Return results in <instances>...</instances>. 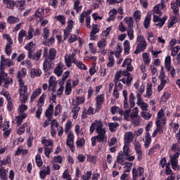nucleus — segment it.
Returning <instances> with one entry per match:
<instances>
[{"instance_id": "obj_1", "label": "nucleus", "mask_w": 180, "mask_h": 180, "mask_svg": "<svg viewBox=\"0 0 180 180\" xmlns=\"http://www.w3.org/2000/svg\"><path fill=\"white\" fill-rule=\"evenodd\" d=\"M171 150L175 153V154L169 157V162L171 163L172 168L174 171H179L180 166L178 162V158H179L180 146L177 143H173Z\"/></svg>"}, {"instance_id": "obj_2", "label": "nucleus", "mask_w": 180, "mask_h": 180, "mask_svg": "<svg viewBox=\"0 0 180 180\" xmlns=\"http://www.w3.org/2000/svg\"><path fill=\"white\" fill-rule=\"evenodd\" d=\"M18 82L19 101L21 103H26L29 99V93H27L29 88L27 87V85L25 84V82H23L22 79H19Z\"/></svg>"}, {"instance_id": "obj_3", "label": "nucleus", "mask_w": 180, "mask_h": 180, "mask_svg": "<svg viewBox=\"0 0 180 180\" xmlns=\"http://www.w3.org/2000/svg\"><path fill=\"white\" fill-rule=\"evenodd\" d=\"M117 162L120 165H124V174H126V172H130V171H131V167H133V163L126 162L124 160V155H123L122 151H120L118 153L117 156Z\"/></svg>"}, {"instance_id": "obj_4", "label": "nucleus", "mask_w": 180, "mask_h": 180, "mask_svg": "<svg viewBox=\"0 0 180 180\" xmlns=\"http://www.w3.org/2000/svg\"><path fill=\"white\" fill-rule=\"evenodd\" d=\"M136 49L134 51L135 54H139V53H141L144 51L145 49H147V41H146V38L144 36L140 34L136 37Z\"/></svg>"}, {"instance_id": "obj_5", "label": "nucleus", "mask_w": 180, "mask_h": 180, "mask_svg": "<svg viewBox=\"0 0 180 180\" xmlns=\"http://www.w3.org/2000/svg\"><path fill=\"white\" fill-rule=\"evenodd\" d=\"M99 132L102 131L103 130H106V128L103 127V124L102 123V121L96 120L93 123H91V125L89 128L90 133H94V131Z\"/></svg>"}, {"instance_id": "obj_6", "label": "nucleus", "mask_w": 180, "mask_h": 180, "mask_svg": "<svg viewBox=\"0 0 180 180\" xmlns=\"http://www.w3.org/2000/svg\"><path fill=\"white\" fill-rule=\"evenodd\" d=\"M108 46V39L102 38L97 41V47L100 50L101 56H106L108 51L105 49Z\"/></svg>"}, {"instance_id": "obj_7", "label": "nucleus", "mask_w": 180, "mask_h": 180, "mask_svg": "<svg viewBox=\"0 0 180 180\" xmlns=\"http://www.w3.org/2000/svg\"><path fill=\"white\" fill-rule=\"evenodd\" d=\"M0 85H2V82H4V88H8L10 84H12V79L8 77V74H6L4 70H0Z\"/></svg>"}, {"instance_id": "obj_8", "label": "nucleus", "mask_w": 180, "mask_h": 180, "mask_svg": "<svg viewBox=\"0 0 180 180\" xmlns=\"http://www.w3.org/2000/svg\"><path fill=\"white\" fill-rule=\"evenodd\" d=\"M165 68L168 72H170L172 78L175 77L176 73L175 72V68L171 65V56H166L165 58Z\"/></svg>"}, {"instance_id": "obj_9", "label": "nucleus", "mask_w": 180, "mask_h": 180, "mask_svg": "<svg viewBox=\"0 0 180 180\" xmlns=\"http://www.w3.org/2000/svg\"><path fill=\"white\" fill-rule=\"evenodd\" d=\"M165 124H167V122H165V120H162V122H155L156 129L153 132L152 137L155 138L158 134H162Z\"/></svg>"}, {"instance_id": "obj_10", "label": "nucleus", "mask_w": 180, "mask_h": 180, "mask_svg": "<svg viewBox=\"0 0 180 180\" xmlns=\"http://www.w3.org/2000/svg\"><path fill=\"white\" fill-rule=\"evenodd\" d=\"M165 4H167L165 0H160V3L153 7V13H156V15H160V16H161V15H162V11L167 9Z\"/></svg>"}, {"instance_id": "obj_11", "label": "nucleus", "mask_w": 180, "mask_h": 180, "mask_svg": "<svg viewBox=\"0 0 180 180\" xmlns=\"http://www.w3.org/2000/svg\"><path fill=\"white\" fill-rule=\"evenodd\" d=\"M74 139H75V136L74 135V133L69 132L68 134V136L66 139V144L68 147H69L72 153H74V151H75V146H74Z\"/></svg>"}, {"instance_id": "obj_12", "label": "nucleus", "mask_w": 180, "mask_h": 180, "mask_svg": "<svg viewBox=\"0 0 180 180\" xmlns=\"http://www.w3.org/2000/svg\"><path fill=\"white\" fill-rule=\"evenodd\" d=\"M167 19H168V16L167 15H165L162 18H160L158 15H154L153 21L154 22V23H156L155 26H157V27L161 29V27H162V26L165 25Z\"/></svg>"}, {"instance_id": "obj_13", "label": "nucleus", "mask_w": 180, "mask_h": 180, "mask_svg": "<svg viewBox=\"0 0 180 180\" xmlns=\"http://www.w3.org/2000/svg\"><path fill=\"white\" fill-rule=\"evenodd\" d=\"M98 135L96 136L97 138L98 143H103V144H105L108 141V136H106V129L103 131H99L96 132Z\"/></svg>"}, {"instance_id": "obj_14", "label": "nucleus", "mask_w": 180, "mask_h": 180, "mask_svg": "<svg viewBox=\"0 0 180 180\" xmlns=\"http://www.w3.org/2000/svg\"><path fill=\"white\" fill-rule=\"evenodd\" d=\"M7 65V67H12L13 65V62L11 60V59L5 58V56L4 55H1V63H0V70H5V67Z\"/></svg>"}, {"instance_id": "obj_15", "label": "nucleus", "mask_w": 180, "mask_h": 180, "mask_svg": "<svg viewBox=\"0 0 180 180\" xmlns=\"http://www.w3.org/2000/svg\"><path fill=\"white\" fill-rule=\"evenodd\" d=\"M72 29H74V21H72V20H70L68 22V25L63 30L64 40H67L68 39V37L72 32Z\"/></svg>"}, {"instance_id": "obj_16", "label": "nucleus", "mask_w": 180, "mask_h": 180, "mask_svg": "<svg viewBox=\"0 0 180 180\" xmlns=\"http://www.w3.org/2000/svg\"><path fill=\"white\" fill-rule=\"evenodd\" d=\"M134 150L137 155V161H141L143 160V150H141V144L139 142H134Z\"/></svg>"}, {"instance_id": "obj_17", "label": "nucleus", "mask_w": 180, "mask_h": 180, "mask_svg": "<svg viewBox=\"0 0 180 180\" xmlns=\"http://www.w3.org/2000/svg\"><path fill=\"white\" fill-rule=\"evenodd\" d=\"M105 102V94H100L96 97V110H99L102 108V105Z\"/></svg>"}, {"instance_id": "obj_18", "label": "nucleus", "mask_w": 180, "mask_h": 180, "mask_svg": "<svg viewBox=\"0 0 180 180\" xmlns=\"http://www.w3.org/2000/svg\"><path fill=\"white\" fill-rule=\"evenodd\" d=\"M132 175L134 180L137 179V176H143L144 175V168L142 167H139L138 169H132Z\"/></svg>"}, {"instance_id": "obj_19", "label": "nucleus", "mask_w": 180, "mask_h": 180, "mask_svg": "<svg viewBox=\"0 0 180 180\" xmlns=\"http://www.w3.org/2000/svg\"><path fill=\"white\" fill-rule=\"evenodd\" d=\"M135 135L131 131H127L124 135V144H130L134 140Z\"/></svg>"}, {"instance_id": "obj_20", "label": "nucleus", "mask_w": 180, "mask_h": 180, "mask_svg": "<svg viewBox=\"0 0 180 180\" xmlns=\"http://www.w3.org/2000/svg\"><path fill=\"white\" fill-rule=\"evenodd\" d=\"M165 110H167V108L165 107H163L158 111L157 115V120L155 122L162 123V121L165 120V123H167V118L164 117V112H165Z\"/></svg>"}, {"instance_id": "obj_21", "label": "nucleus", "mask_w": 180, "mask_h": 180, "mask_svg": "<svg viewBox=\"0 0 180 180\" xmlns=\"http://www.w3.org/2000/svg\"><path fill=\"white\" fill-rule=\"evenodd\" d=\"M41 49L38 50L35 53H28V58L33 60L34 61H39L40 57H41Z\"/></svg>"}, {"instance_id": "obj_22", "label": "nucleus", "mask_w": 180, "mask_h": 180, "mask_svg": "<svg viewBox=\"0 0 180 180\" xmlns=\"http://www.w3.org/2000/svg\"><path fill=\"white\" fill-rule=\"evenodd\" d=\"M64 71V64L63 63H60L54 69V74L57 75V77H61L63 75V72Z\"/></svg>"}, {"instance_id": "obj_23", "label": "nucleus", "mask_w": 180, "mask_h": 180, "mask_svg": "<svg viewBox=\"0 0 180 180\" xmlns=\"http://www.w3.org/2000/svg\"><path fill=\"white\" fill-rule=\"evenodd\" d=\"M136 89V99L142 98V95L144 94V91L146 89V86L144 84H141L138 89Z\"/></svg>"}, {"instance_id": "obj_24", "label": "nucleus", "mask_w": 180, "mask_h": 180, "mask_svg": "<svg viewBox=\"0 0 180 180\" xmlns=\"http://www.w3.org/2000/svg\"><path fill=\"white\" fill-rule=\"evenodd\" d=\"M124 22L127 25L128 29H133L134 27V19H133V17H125Z\"/></svg>"}, {"instance_id": "obj_25", "label": "nucleus", "mask_w": 180, "mask_h": 180, "mask_svg": "<svg viewBox=\"0 0 180 180\" xmlns=\"http://www.w3.org/2000/svg\"><path fill=\"white\" fill-rule=\"evenodd\" d=\"M41 94V88L34 89L30 96L31 103H32V102H33L34 101V99H36V98H37V96H40Z\"/></svg>"}, {"instance_id": "obj_26", "label": "nucleus", "mask_w": 180, "mask_h": 180, "mask_svg": "<svg viewBox=\"0 0 180 180\" xmlns=\"http://www.w3.org/2000/svg\"><path fill=\"white\" fill-rule=\"evenodd\" d=\"M92 13V10H88L87 11H83L79 16V20L80 23H84L85 22V18L89 16Z\"/></svg>"}, {"instance_id": "obj_27", "label": "nucleus", "mask_w": 180, "mask_h": 180, "mask_svg": "<svg viewBox=\"0 0 180 180\" xmlns=\"http://www.w3.org/2000/svg\"><path fill=\"white\" fill-rule=\"evenodd\" d=\"M25 49L28 51V54L34 53V50H36V44H34L33 41H31L25 46Z\"/></svg>"}, {"instance_id": "obj_28", "label": "nucleus", "mask_w": 180, "mask_h": 180, "mask_svg": "<svg viewBox=\"0 0 180 180\" xmlns=\"http://www.w3.org/2000/svg\"><path fill=\"white\" fill-rule=\"evenodd\" d=\"M50 175V167L47 166L44 169L39 172V176L41 179H46V176Z\"/></svg>"}, {"instance_id": "obj_29", "label": "nucleus", "mask_w": 180, "mask_h": 180, "mask_svg": "<svg viewBox=\"0 0 180 180\" xmlns=\"http://www.w3.org/2000/svg\"><path fill=\"white\" fill-rule=\"evenodd\" d=\"M53 60L49 61L48 59H45L43 63V68L45 72H47L53 67Z\"/></svg>"}, {"instance_id": "obj_30", "label": "nucleus", "mask_w": 180, "mask_h": 180, "mask_svg": "<svg viewBox=\"0 0 180 180\" xmlns=\"http://www.w3.org/2000/svg\"><path fill=\"white\" fill-rule=\"evenodd\" d=\"M136 104L142 109V110H147V109H148V105L147 103L143 101V98H138Z\"/></svg>"}, {"instance_id": "obj_31", "label": "nucleus", "mask_w": 180, "mask_h": 180, "mask_svg": "<svg viewBox=\"0 0 180 180\" xmlns=\"http://www.w3.org/2000/svg\"><path fill=\"white\" fill-rule=\"evenodd\" d=\"M53 110H54V105L53 104H50L45 112V115L48 119H49V120H51V116H53Z\"/></svg>"}, {"instance_id": "obj_32", "label": "nucleus", "mask_w": 180, "mask_h": 180, "mask_svg": "<svg viewBox=\"0 0 180 180\" xmlns=\"http://www.w3.org/2000/svg\"><path fill=\"white\" fill-rule=\"evenodd\" d=\"M19 22H20V18L13 15H10L7 18V22L10 25H16V23H19Z\"/></svg>"}, {"instance_id": "obj_33", "label": "nucleus", "mask_w": 180, "mask_h": 180, "mask_svg": "<svg viewBox=\"0 0 180 180\" xmlns=\"http://www.w3.org/2000/svg\"><path fill=\"white\" fill-rule=\"evenodd\" d=\"M122 155L124 157H129L130 155V143H124V146L122 148Z\"/></svg>"}, {"instance_id": "obj_34", "label": "nucleus", "mask_w": 180, "mask_h": 180, "mask_svg": "<svg viewBox=\"0 0 180 180\" xmlns=\"http://www.w3.org/2000/svg\"><path fill=\"white\" fill-rule=\"evenodd\" d=\"M141 16H143V13L141 11L139 10H136L134 13H133V18L134 20H135L136 23H139L140 20H141Z\"/></svg>"}, {"instance_id": "obj_35", "label": "nucleus", "mask_w": 180, "mask_h": 180, "mask_svg": "<svg viewBox=\"0 0 180 180\" xmlns=\"http://www.w3.org/2000/svg\"><path fill=\"white\" fill-rule=\"evenodd\" d=\"M150 144H151V136L150 135V132H146L144 141L145 148H148L150 147Z\"/></svg>"}, {"instance_id": "obj_36", "label": "nucleus", "mask_w": 180, "mask_h": 180, "mask_svg": "<svg viewBox=\"0 0 180 180\" xmlns=\"http://www.w3.org/2000/svg\"><path fill=\"white\" fill-rule=\"evenodd\" d=\"M65 61L67 67H71L72 63H76L75 57L73 56H65Z\"/></svg>"}, {"instance_id": "obj_37", "label": "nucleus", "mask_w": 180, "mask_h": 180, "mask_svg": "<svg viewBox=\"0 0 180 180\" xmlns=\"http://www.w3.org/2000/svg\"><path fill=\"white\" fill-rule=\"evenodd\" d=\"M81 110V108L78 105L73 104L72 107V112L73 113V119L78 118V112Z\"/></svg>"}, {"instance_id": "obj_38", "label": "nucleus", "mask_w": 180, "mask_h": 180, "mask_svg": "<svg viewBox=\"0 0 180 180\" xmlns=\"http://www.w3.org/2000/svg\"><path fill=\"white\" fill-rule=\"evenodd\" d=\"M41 70L37 68H32L31 69L30 75L31 78H34L36 77H40L41 75Z\"/></svg>"}, {"instance_id": "obj_39", "label": "nucleus", "mask_w": 180, "mask_h": 180, "mask_svg": "<svg viewBox=\"0 0 180 180\" xmlns=\"http://www.w3.org/2000/svg\"><path fill=\"white\" fill-rule=\"evenodd\" d=\"M170 6H171V9H172L173 13H174V15H178L179 13L180 6H178V4H176L175 1H172L171 2Z\"/></svg>"}, {"instance_id": "obj_40", "label": "nucleus", "mask_w": 180, "mask_h": 180, "mask_svg": "<svg viewBox=\"0 0 180 180\" xmlns=\"http://www.w3.org/2000/svg\"><path fill=\"white\" fill-rule=\"evenodd\" d=\"M122 75H124V77H127V78L126 79V84L127 86H130V84H131V81H133V77L131 76V75H130V73L127 71H123Z\"/></svg>"}, {"instance_id": "obj_41", "label": "nucleus", "mask_w": 180, "mask_h": 180, "mask_svg": "<svg viewBox=\"0 0 180 180\" xmlns=\"http://www.w3.org/2000/svg\"><path fill=\"white\" fill-rule=\"evenodd\" d=\"M35 18H38L39 19V21L41 22L43 20V16H44V8H39L36 12H35Z\"/></svg>"}, {"instance_id": "obj_42", "label": "nucleus", "mask_w": 180, "mask_h": 180, "mask_svg": "<svg viewBox=\"0 0 180 180\" xmlns=\"http://www.w3.org/2000/svg\"><path fill=\"white\" fill-rule=\"evenodd\" d=\"M27 117V115L26 113L20 114V115H18L15 117V122L18 126H20L22 124V122H23L24 119H26Z\"/></svg>"}, {"instance_id": "obj_43", "label": "nucleus", "mask_w": 180, "mask_h": 180, "mask_svg": "<svg viewBox=\"0 0 180 180\" xmlns=\"http://www.w3.org/2000/svg\"><path fill=\"white\" fill-rule=\"evenodd\" d=\"M8 170L5 169V167H1L0 168V178L1 180H8Z\"/></svg>"}, {"instance_id": "obj_44", "label": "nucleus", "mask_w": 180, "mask_h": 180, "mask_svg": "<svg viewBox=\"0 0 180 180\" xmlns=\"http://www.w3.org/2000/svg\"><path fill=\"white\" fill-rule=\"evenodd\" d=\"M27 32L25 30H21L18 33V41L20 44H22L23 43V37H26Z\"/></svg>"}, {"instance_id": "obj_45", "label": "nucleus", "mask_w": 180, "mask_h": 180, "mask_svg": "<svg viewBox=\"0 0 180 180\" xmlns=\"http://www.w3.org/2000/svg\"><path fill=\"white\" fill-rule=\"evenodd\" d=\"M150 22H151V13H148L143 21V25L145 29H148Z\"/></svg>"}, {"instance_id": "obj_46", "label": "nucleus", "mask_w": 180, "mask_h": 180, "mask_svg": "<svg viewBox=\"0 0 180 180\" xmlns=\"http://www.w3.org/2000/svg\"><path fill=\"white\" fill-rule=\"evenodd\" d=\"M175 23H178V18L176 15L171 16L169 20L168 21L169 29H171V27H172Z\"/></svg>"}, {"instance_id": "obj_47", "label": "nucleus", "mask_w": 180, "mask_h": 180, "mask_svg": "<svg viewBox=\"0 0 180 180\" xmlns=\"http://www.w3.org/2000/svg\"><path fill=\"white\" fill-rule=\"evenodd\" d=\"M56 56H57V51L54 48L50 49L49 52V59L50 61L54 60Z\"/></svg>"}, {"instance_id": "obj_48", "label": "nucleus", "mask_w": 180, "mask_h": 180, "mask_svg": "<svg viewBox=\"0 0 180 180\" xmlns=\"http://www.w3.org/2000/svg\"><path fill=\"white\" fill-rule=\"evenodd\" d=\"M41 144L45 147L53 146V141L51 139H46V137H42L41 141Z\"/></svg>"}, {"instance_id": "obj_49", "label": "nucleus", "mask_w": 180, "mask_h": 180, "mask_svg": "<svg viewBox=\"0 0 180 180\" xmlns=\"http://www.w3.org/2000/svg\"><path fill=\"white\" fill-rule=\"evenodd\" d=\"M159 79H160V82H167V76L165 75V72L164 71V67H162L160 69Z\"/></svg>"}, {"instance_id": "obj_50", "label": "nucleus", "mask_w": 180, "mask_h": 180, "mask_svg": "<svg viewBox=\"0 0 180 180\" xmlns=\"http://www.w3.org/2000/svg\"><path fill=\"white\" fill-rule=\"evenodd\" d=\"M153 95V84L148 83L146 85V96L148 98H150Z\"/></svg>"}, {"instance_id": "obj_51", "label": "nucleus", "mask_w": 180, "mask_h": 180, "mask_svg": "<svg viewBox=\"0 0 180 180\" xmlns=\"http://www.w3.org/2000/svg\"><path fill=\"white\" fill-rule=\"evenodd\" d=\"M27 34L28 35H27L25 38L26 40H31V39H33V34H34V29H33L32 25L30 26Z\"/></svg>"}, {"instance_id": "obj_52", "label": "nucleus", "mask_w": 180, "mask_h": 180, "mask_svg": "<svg viewBox=\"0 0 180 180\" xmlns=\"http://www.w3.org/2000/svg\"><path fill=\"white\" fill-rule=\"evenodd\" d=\"M123 46L124 53L129 54L130 53V41L129 40H125Z\"/></svg>"}, {"instance_id": "obj_53", "label": "nucleus", "mask_w": 180, "mask_h": 180, "mask_svg": "<svg viewBox=\"0 0 180 180\" xmlns=\"http://www.w3.org/2000/svg\"><path fill=\"white\" fill-rule=\"evenodd\" d=\"M120 126L117 122H110L108 124L109 130L112 133L116 131V129Z\"/></svg>"}, {"instance_id": "obj_54", "label": "nucleus", "mask_w": 180, "mask_h": 180, "mask_svg": "<svg viewBox=\"0 0 180 180\" xmlns=\"http://www.w3.org/2000/svg\"><path fill=\"white\" fill-rule=\"evenodd\" d=\"M4 4L6 5L8 9H13L15 8V1L12 0H4Z\"/></svg>"}, {"instance_id": "obj_55", "label": "nucleus", "mask_w": 180, "mask_h": 180, "mask_svg": "<svg viewBox=\"0 0 180 180\" xmlns=\"http://www.w3.org/2000/svg\"><path fill=\"white\" fill-rule=\"evenodd\" d=\"M71 92H72V86L71 85V82H67L65 94V95H70Z\"/></svg>"}, {"instance_id": "obj_56", "label": "nucleus", "mask_w": 180, "mask_h": 180, "mask_svg": "<svg viewBox=\"0 0 180 180\" xmlns=\"http://www.w3.org/2000/svg\"><path fill=\"white\" fill-rule=\"evenodd\" d=\"M122 51H123L122 45H120V44H117L116 47V51L114 52L115 56L117 58H119V57H120V54L122 53Z\"/></svg>"}, {"instance_id": "obj_57", "label": "nucleus", "mask_w": 180, "mask_h": 180, "mask_svg": "<svg viewBox=\"0 0 180 180\" xmlns=\"http://www.w3.org/2000/svg\"><path fill=\"white\" fill-rule=\"evenodd\" d=\"M77 148H81L85 146V139L84 138H77L76 141Z\"/></svg>"}, {"instance_id": "obj_58", "label": "nucleus", "mask_w": 180, "mask_h": 180, "mask_svg": "<svg viewBox=\"0 0 180 180\" xmlns=\"http://www.w3.org/2000/svg\"><path fill=\"white\" fill-rule=\"evenodd\" d=\"M27 127V122H25L20 127L17 129V134L22 136L25 131V129Z\"/></svg>"}, {"instance_id": "obj_59", "label": "nucleus", "mask_w": 180, "mask_h": 180, "mask_svg": "<svg viewBox=\"0 0 180 180\" xmlns=\"http://www.w3.org/2000/svg\"><path fill=\"white\" fill-rule=\"evenodd\" d=\"M139 108L135 107L133 110H132V112L131 113V119H137V118H140V117H139Z\"/></svg>"}, {"instance_id": "obj_60", "label": "nucleus", "mask_w": 180, "mask_h": 180, "mask_svg": "<svg viewBox=\"0 0 180 180\" xmlns=\"http://www.w3.org/2000/svg\"><path fill=\"white\" fill-rule=\"evenodd\" d=\"M63 161H64V158L61 155L54 156L52 162H56V164H63Z\"/></svg>"}, {"instance_id": "obj_61", "label": "nucleus", "mask_w": 180, "mask_h": 180, "mask_svg": "<svg viewBox=\"0 0 180 180\" xmlns=\"http://www.w3.org/2000/svg\"><path fill=\"white\" fill-rule=\"evenodd\" d=\"M86 157L88 162H90L91 164H96V160L98 158L96 156L89 154L86 155Z\"/></svg>"}, {"instance_id": "obj_62", "label": "nucleus", "mask_w": 180, "mask_h": 180, "mask_svg": "<svg viewBox=\"0 0 180 180\" xmlns=\"http://www.w3.org/2000/svg\"><path fill=\"white\" fill-rule=\"evenodd\" d=\"M142 57H143V63L146 65L150 64V63H151V58H150L148 53H143Z\"/></svg>"}, {"instance_id": "obj_63", "label": "nucleus", "mask_w": 180, "mask_h": 180, "mask_svg": "<svg viewBox=\"0 0 180 180\" xmlns=\"http://www.w3.org/2000/svg\"><path fill=\"white\" fill-rule=\"evenodd\" d=\"M85 103V98L84 96H77L75 99V103L76 105H82V103Z\"/></svg>"}, {"instance_id": "obj_64", "label": "nucleus", "mask_w": 180, "mask_h": 180, "mask_svg": "<svg viewBox=\"0 0 180 180\" xmlns=\"http://www.w3.org/2000/svg\"><path fill=\"white\" fill-rule=\"evenodd\" d=\"M55 19L58 20V22H60L61 25H65V17L63 15H59L55 16Z\"/></svg>"}]
</instances>
